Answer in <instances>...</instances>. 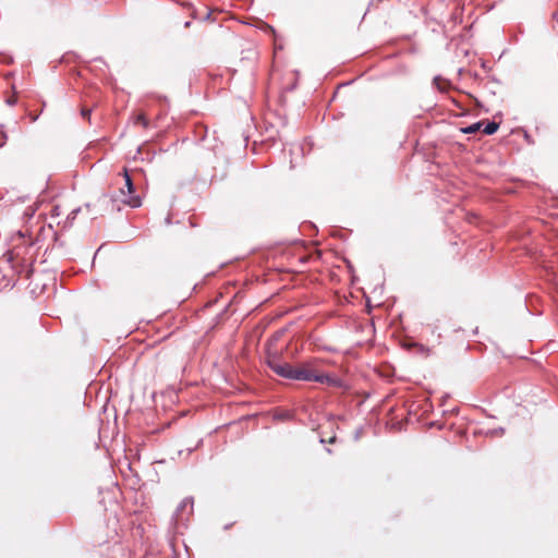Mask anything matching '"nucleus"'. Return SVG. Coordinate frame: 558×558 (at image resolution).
<instances>
[{
	"label": "nucleus",
	"instance_id": "obj_6",
	"mask_svg": "<svg viewBox=\"0 0 558 558\" xmlns=\"http://www.w3.org/2000/svg\"><path fill=\"white\" fill-rule=\"evenodd\" d=\"M498 128H499L498 123H496V122H494V121H492V122H487V123L485 124V128H484L483 132H484L485 134H487V135H492V134H494V133H496V132H497Z\"/></svg>",
	"mask_w": 558,
	"mask_h": 558
},
{
	"label": "nucleus",
	"instance_id": "obj_3",
	"mask_svg": "<svg viewBox=\"0 0 558 558\" xmlns=\"http://www.w3.org/2000/svg\"><path fill=\"white\" fill-rule=\"evenodd\" d=\"M268 365L272 369V372L276 373L278 376L294 380L295 365L278 361H269Z\"/></svg>",
	"mask_w": 558,
	"mask_h": 558
},
{
	"label": "nucleus",
	"instance_id": "obj_12",
	"mask_svg": "<svg viewBox=\"0 0 558 558\" xmlns=\"http://www.w3.org/2000/svg\"><path fill=\"white\" fill-rule=\"evenodd\" d=\"M24 242H25V243H27L29 246H31V245H33V242H32V240H31V239H28V240H24Z\"/></svg>",
	"mask_w": 558,
	"mask_h": 558
},
{
	"label": "nucleus",
	"instance_id": "obj_9",
	"mask_svg": "<svg viewBox=\"0 0 558 558\" xmlns=\"http://www.w3.org/2000/svg\"><path fill=\"white\" fill-rule=\"evenodd\" d=\"M90 112H92L90 109L83 108L82 111H81V114H82L83 118L89 119L90 118Z\"/></svg>",
	"mask_w": 558,
	"mask_h": 558
},
{
	"label": "nucleus",
	"instance_id": "obj_1",
	"mask_svg": "<svg viewBox=\"0 0 558 558\" xmlns=\"http://www.w3.org/2000/svg\"><path fill=\"white\" fill-rule=\"evenodd\" d=\"M317 360H311L295 365L294 380L315 381L328 386H339L338 378L330 374L318 372Z\"/></svg>",
	"mask_w": 558,
	"mask_h": 558
},
{
	"label": "nucleus",
	"instance_id": "obj_11",
	"mask_svg": "<svg viewBox=\"0 0 558 558\" xmlns=\"http://www.w3.org/2000/svg\"><path fill=\"white\" fill-rule=\"evenodd\" d=\"M17 238H19L20 240H22V239L24 240V239H25V233H24V232H22V231H19V232H17Z\"/></svg>",
	"mask_w": 558,
	"mask_h": 558
},
{
	"label": "nucleus",
	"instance_id": "obj_5",
	"mask_svg": "<svg viewBox=\"0 0 558 558\" xmlns=\"http://www.w3.org/2000/svg\"><path fill=\"white\" fill-rule=\"evenodd\" d=\"M133 123L135 125L141 124L143 128L147 129L149 126V121L144 112H140L133 117Z\"/></svg>",
	"mask_w": 558,
	"mask_h": 558
},
{
	"label": "nucleus",
	"instance_id": "obj_2",
	"mask_svg": "<svg viewBox=\"0 0 558 558\" xmlns=\"http://www.w3.org/2000/svg\"><path fill=\"white\" fill-rule=\"evenodd\" d=\"M123 178L125 181V189H120V193L123 195L122 202L131 207H140L141 198L135 194V187L133 181L126 169L123 171Z\"/></svg>",
	"mask_w": 558,
	"mask_h": 558
},
{
	"label": "nucleus",
	"instance_id": "obj_8",
	"mask_svg": "<svg viewBox=\"0 0 558 558\" xmlns=\"http://www.w3.org/2000/svg\"><path fill=\"white\" fill-rule=\"evenodd\" d=\"M36 211V208L34 206H28L26 207V209L24 210L23 213V216L26 220H29L31 218H33L34 214Z\"/></svg>",
	"mask_w": 558,
	"mask_h": 558
},
{
	"label": "nucleus",
	"instance_id": "obj_4",
	"mask_svg": "<svg viewBox=\"0 0 558 558\" xmlns=\"http://www.w3.org/2000/svg\"><path fill=\"white\" fill-rule=\"evenodd\" d=\"M193 505H194L193 498H191V497L184 498L177 508V512H175L177 519L183 520V514L185 511H187V515H190L193 512Z\"/></svg>",
	"mask_w": 558,
	"mask_h": 558
},
{
	"label": "nucleus",
	"instance_id": "obj_7",
	"mask_svg": "<svg viewBox=\"0 0 558 558\" xmlns=\"http://www.w3.org/2000/svg\"><path fill=\"white\" fill-rule=\"evenodd\" d=\"M481 126H482V122H476L472 125H469V126L462 129V132L465 134H472V133H475L476 131H478Z\"/></svg>",
	"mask_w": 558,
	"mask_h": 558
},
{
	"label": "nucleus",
	"instance_id": "obj_10",
	"mask_svg": "<svg viewBox=\"0 0 558 558\" xmlns=\"http://www.w3.org/2000/svg\"><path fill=\"white\" fill-rule=\"evenodd\" d=\"M19 250H20V247L17 245L13 246L12 254H14L15 256H19L20 255Z\"/></svg>",
	"mask_w": 558,
	"mask_h": 558
},
{
	"label": "nucleus",
	"instance_id": "obj_13",
	"mask_svg": "<svg viewBox=\"0 0 558 558\" xmlns=\"http://www.w3.org/2000/svg\"><path fill=\"white\" fill-rule=\"evenodd\" d=\"M78 211V209L76 210H72L71 215H73V217L76 215V213Z\"/></svg>",
	"mask_w": 558,
	"mask_h": 558
}]
</instances>
